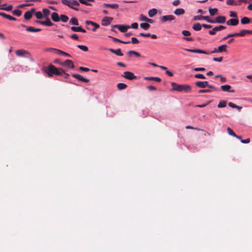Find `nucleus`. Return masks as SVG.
<instances>
[{
  "mask_svg": "<svg viewBox=\"0 0 252 252\" xmlns=\"http://www.w3.org/2000/svg\"><path fill=\"white\" fill-rule=\"evenodd\" d=\"M45 72L49 77H52L54 75H62L64 73V70L62 68H57L52 64L45 68Z\"/></svg>",
  "mask_w": 252,
  "mask_h": 252,
  "instance_id": "1",
  "label": "nucleus"
},
{
  "mask_svg": "<svg viewBox=\"0 0 252 252\" xmlns=\"http://www.w3.org/2000/svg\"><path fill=\"white\" fill-rule=\"evenodd\" d=\"M172 90L178 92L184 91L186 93L189 92L191 90V87L188 85H179L175 82H171Z\"/></svg>",
  "mask_w": 252,
  "mask_h": 252,
  "instance_id": "2",
  "label": "nucleus"
},
{
  "mask_svg": "<svg viewBox=\"0 0 252 252\" xmlns=\"http://www.w3.org/2000/svg\"><path fill=\"white\" fill-rule=\"evenodd\" d=\"M62 2L63 4L68 6L70 8H72L76 11L79 10V9L77 7L79 6L80 4L77 0H62Z\"/></svg>",
  "mask_w": 252,
  "mask_h": 252,
  "instance_id": "3",
  "label": "nucleus"
},
{
  "mask_svg": "<svg viewBox=\"0 0 252 252\" xmlns=\"http://www.w3.org/2000/svg\"><path fill=\"white\" fill-rule=\"evenodd\" d=\"M122 76L130 80L135 79L137 78V76H135L134 73L128 71H125Z\"/></svg>",
  "mask_w": 252,
  "mask_h": 252,
  "instance_id": "4",
  "label": "nucleus"
},
{
  "mask_svg": "<svg viewBox=\"0 0 252 252\" xmlns=\"http://www.w3.org/2000/svg\"><path fill=\"white\" fill-rule=\"evenodd\" d=\"M112 27L118 28L122 32H125L128 29L130 28V26L128 25H114Z\"/></svg>",
  "mask_w": 252,
  "mask_h": 252,
  "instance_id": "5",
  "label": "nucleus"
},
{
  "mask_svg": "<svg viewBox=\"0 0 252 252\" xmlns=\"http://www.w3.org/2000/svg\"><path fill=\"white\" fill-rule=\"evenodd\" d=\"M113 18L111 17H105L101 20V25L103 26H106L109 25L113 21Z\"/></svg>",
  "mask_w": 252,
  "mask_h": 252,
  "instance_id": "6",
  "label": "nucleus"
},
{
  "mask_svg": "<svg viewBox=\"0 0 252 252\" xmlns=\"http://www.w3.org/2000/svg\"><path fill=\"white\" fill-rule=\"evenodd\" d=\"M62 66L67 67L70 68H74V64L73 62L70 60H66L62 63Z\"/></svg>",
  "mask_w": 252,
  "mask_h": 252,
  "instance_id": "7",
  "label": "nucleus"
},
{
  "mask_svg": "<svg viewBox=\"0 0 252 252\" xmlns=\"http://www.w3.org/2000/svg\"><path fill=\"white\" fill-rule=\"evenodd\" d=\"M184 50L186 51L191 52V53H200V54H209V52H207L205 51L200 50V49H187L185 48Z\"/></svg>",
  "mask_w": 252,
  "mask_h": 252,
  "instance_id": "8",
  "label": "nucleus"
},
{
  "mask_svg": "<svg viewBox=\"0 0 252 252\" xmlns=\"http://www.w3.org/2000/svg\"><path fill=\"white\" fill-rule=\"evenodd\" d=\"M102 6L104 8H110L113 9H117L119 7V5L117 3H103Z\"/></svg>",
  "mask_w": 252,
  "mask_h": 252,
  "instance_id": "9",
  "label": "nucleus"
},
{
  "mask_svg": "<svg viewBox=\"0 0 252 252\" xmlns=\"http://www.w3.org/2000/svg\"><path fill=\"white\" fill-rule=\"evenodd\" d=\"M225 28V27L220 25L219 26L214 28L212 30L209 32V33L210 35H214L215 34L216 32L224 30Z\"/></svg>",
  "mask_w": 252,
  "mask_h": 252,
  "instance_id": "10",
  "label": "nucleus"
},
{
  "mask_svg": "<svg viewBox=\"0 0 252 252\" xmlns=\"http://www.w3.org/2000/svg\"><path fill=\"white\" fill-rule=\"evenodd\" d=\"M15 54L17 56L21 57L26 56L27 55H29V53L28 51L25 50L24 49H19L15 51Z\"/></svg>",
  "mask_w": 252,
  "mask_h": 252,
  "instance_id": "11",
  "label": "nucleus"
},
{
  "mask_svg": "<svg viewBox=\"0 0 252 252\" xmlns=\"http://www.w3.org/2000/svg\"><path fill=\"white\" fill-rule=\"evenodd\" d=\"M72 76L74 78L84 82L88 83L90 81L89 79L85 78L79 74H73Z\"/></svg>",
  "mask_w": 252,
  "mask_h": 252,
  "instance_id": "12",
  "label": "nucleus"
},
{
  "mask_svg": "<svg viewBox=\"0 0 252 252\" xmlns=\"http://www.w3.org/2000/svg\"><path fill=\"white\" fill-rule=\"evenodd\" d=\"M85 24L87 25H91L93 27H94V29H92L93 32H95L97 29L99 28V25L98 24L91 21H86Z\"/></svg>",
  "mask_w": 252,
  "mask_h": 252,
  "instance_id": "13",
  "label": "nucleus"
},
{
  "mask_svg": "<svg viewBox=\"0 0 252 252\" xmlns=\"http://www.w3.org/2000/svg\"><path fill=\"white\" fill-rule=\"evenodd\" d=\"M239 23V20L238 18L231 19L226 22L227 25L236 26Z\"/></svg>",
  "mask_w": 252,
  "mask_h": 252,
  "instance_id": "14",
  "label": "nucleus"
},
{
  "mask_svg": "<svg viewBox=\"0 0 252 252\" xmlns=\"http://www.w3.org/2000/svg\"><path fill=\"white\" fill-rule=\"evenodd\" d=\"M195 85L201 88H205L208 86L207 81H197L195 82Z\"/></svg>",
  "mask_w": 252,
  "mask_h": 252,
  "instance_id": "15",
  "label": "nucleus"
},
{
  "mask_svg": "<svg viewBox=\"0 0 252 252\" xmlns=\"http://www.w3.org/2000/svg\"><path fill=\"white\" fill-rule=\"evenodd\" d=\"M175 19V17L174 16L172 15H169L162 16L161 18V20L162 22H165L168 21L174 20Z\"/></svg>",
  "mask_w": 252,
  "mask_h": 252,
  "instance_id": "16",
  "label": "nucleus"
},
{
  "mask_svg": "<svg viewBox=\"0 0 252 252\" xmlns=\"http://www.w3.org/2000/svg\"><path fill=\"white\" fill-rule=\"evenodd\" d=\"M0 16H1L3 17H4L6 19H7L9 20H11V21H16L17 20V19L16 18L12 17L10 15L6 14L3 12H0Z\"/></svg>",
  "mask_w": 252,
  "mask_h": 252,
  "instance_id": "17",
  "label": "nucleus"
},
{
  "mask_svg": "<svg viewBox=\"0 0 252 252\" xmlns=\"http://www.w3.org/2000/svg\"><path fill=\"white\" fill-rule=\"evenodd\" d=\"M226 21V18L223 16H219L216 18V22L217 23L222 24L224 23Z\"/></svg>",
  "mask_w": 252,
  "mask_h": 252,
  "instance_id": "18",
  "label": "nucleus"
},
{
  "mask_svg": "<svg viewBox=\"0 0 252 252\" xmlns=\"http://www.w3.org/2000/svg\"><path fill=\"white\" fill-rule=\"evenodd\" d=\"M51 19L53 21L55 22H58L60 21L59 16L58 14L56 12H53L52 13Z\"/></svg>",
  "mask_w": 252,
  "mask_h": 252,
  "instance_id": "19",
  "label": "nucleus"
},
{
  "mask_svg": "<svg viewBox=\"0 0 252 252\" xmlns=\"http://www.w3.org/2000/svg\"><path fill=\"white\" fill-rule=\"evenodd\" d=\"M221 89L223 92H234L233 90L230 91V89H231V87L229 85H225L221 86L220 87Z\"/></svg>",
  "mask_w": 252,
  "mask_h": 252,
  "instance_id": "20",
  "label": "nucleus"
},
{
  "mask_svg": "<svg viewBox=\"0 0 252 252\" xmlns=\"http://www.w3.org/2000/svg\"><path fill=\"white\" fill-rule=\"evenodd\" d=\"M209 18V16H201V15H198V16H194L193 18V20L195 21L205 20L208 22Z\"/></svg>",
  "mask_w": 252,
  "mask_h": 252,
  "instance_id": "21",
  "label": "nucleus"
},
{
  "mask_svg": "<svg viewBox=\"0 0 252 252\" xmlns=\"http://www.w3.org/2000/svg\"><path fill=\"white\" fill-rule=\"evenodd\" d=\"M26 31L29 32H39L41 31V29L39 28H34L33 27H26Z\"/></svg>",
  "mask_w": 252,
  "mask_h": 252,
  "instance_id": "22",
  "label": "nucleus"
},
{
  "mask_svg": "<svg viewBox=\"0 0 252 252\" xmlns=\"http://www.w3.org/2000/svg\"><path fill=\"white\" fill-rule=\"evenodd\" d=\"M144 79L150 81H155L158 82H160L161 81V79L158 77H144Z\"/></svg>",
  "mask_w": 252,
  "mask_h": 252,
  "instance_id": "23",
  "label": "nucleus"
},
{
  "mask_svg": "<svg viewBox=\"0 0 252 252\" xmlns=\"http://www.w3.org/2000/svg\"><path fill=\"white\" fill-rule=\"evenodd\" d=\"M185 12V11L184 9L177 8L174 11V13L176 15H181L184 14Z\"/></svg>",
  "mask_w": 252,
  "mask_h": 252,
  "instance_id": "24",
  "label": "nucleus"
},
{
  "mask_svg": "<svg viewBox=\"0 0 252 252\" xmlns=\"http://www.w3.org/2000/svg\"><path fill=\"white\" fill-rule=\"evenodd\" d=\"M240 36H244L246 34H252V31L243 30H241L239 32Z\"/></svg>",
  "mask_w": 252,
  "mask_h": 252,
  "instance_id": "25",
  "label": "nucleus"
},
{
  "mask_svg": "<svg viewBox=\"0 0 252 252\" xmlns=\"http://www.w3.org/2000/svg\"><path fill=\"white\" fill-rule=\"evenodd\" d=\"M79 2L87 6H92V4L88 2H94V0H79Z\"/></svg>",
  "mask_w": 252,
  "mask_h": 252,
  "instance_id": "26",
  "label": "nucleus"
},
{
  "mask_svg": "<svg viewBox=\"0 0 252 252\" xmlns=\"http://www.w3.org/2000/svg\"><path fill=\"white\" fill-rule=\"evenodd\" d=\"M157 13V10L156 8H153L149 10L148 15L150 17H153Z\"/></svg>",
  "mask_w": 252,
  "mask_h": 252,
  "instance_id": "27",
  "label": "nucleus"
},
{
  "mask_svg": "<svg viewBox=\"0 0 252 252\" xmlns=\"http://www.w3.org/2000/svg\"><path fill=\"white\" fill-rule=\"evenodd\" d=\"M109 37L113 39V40L114 41H115V42H118L122 43H123V44H129V43H130V41H124L120 40L118 38H117L114 37H112L111 36H109Z\"/></svg>",
  "mask_w": 252,
  "mask_h": 252,
  "instance_id": "28",
  "label": "nucleus"
},
{
  "mask_svg": "<svg viewBox=\"0 0 252 252\" xmlns=\"http://www.w3.org/2000/svg\"><path fill=\"white\" fill-rule=\"evenodd\" d=\"M132 55H134L137 57H141V55L136 51L131 50L128 52L127 55L129 57H131Z\"/></svg>",
  "mask_w": 252,
  "mask_h": 252,
  "instance_id": "29",
  "label": "nucleus"
},
{
  "mask_svg": "<svg viewBox=\"0 0 252 252\" xmlns=\"http://www.w3.org/2000/svg\"><path fill=\"white\" fill-rule=\"evenodd\" d=\"M202 26L200 25L199 23H195L193 24L192 26V29L196 31H199L201 29Z\"/></svg>",
  "mask_w": 252,
  "mask_h": 252,
  "instance_id": "30",
  "label": "nucleus"
},
{
  "mask_svg": "<svg viewBox=\"0 0 252 252\" xmlns=\"http://www.w3.org/2000/svg\"><path fill=\"white\" fill-rule=\"evenodd\" d=\"M117 87L119 90H122L126 88L127 86L126 84L119 83L117 85Z\"/></svg>",
  "mask_w": 252,
  "mask_h": 252,
  "instance_id": "31",
  "label": "nucleus"
},
{
  "mask_svg": "<svg viewBox=\"0 0 252 252\" xmlns=\"http://www.w3.org/2000/svg\"><path fill=\"white\" fill-rule=\"evenodd\" d=\"M5 5H6V4H2L1 6V7H0V10H6V11H11L13 8V6L11 5H10L8 6H7V8H4V6Z\"/></svg>",
  "mask_w": 252,
  "mask_h": 252,
  "instance_id": "32",
  "label": "nucleus"
},
{
  "mask_svg": "<svg viewBox=\"0 0 252 252\" xmlns=\"http://www.w3.org/2000/svg\"><path fill=\"white\" fill-rule=\"evenodd\" d=\"M234 36H240L239 33H229L227 34L226 36H225L223 40H226L228 38L234 37Z\"/></svg>",
  "mask_w": 252,
  "mask_h": 252,
  "instance_id": "33",
  "label": "nucleus"
},
{
  "mask_svg": "<svg viewBox=\"0 0 252 252\" xmlns=\"http://www.w3.org/2000/svg\"><path fill=\"white\" fill-rule=\"evenodd\" d=\"M140 26L141 28L147 30L150 27V25L147 23H142L140 24Z\"/></svg>",
  "mask_w": 252,
  "mask_h": 252,
  "instance_id": "34",
  "label": "nucleus"
},
{
  "mask_svg": "<svg viewBox=\"0 0 252 252\" xmlns=\"http://www.w3.org/2000/svg\"><path fill=\"white\" fill-rule=\"evenodd\" d=\"M227 45L225 44H223L220 46L218 47V52H225L226 50Z\"/></svg>",
  "mask_w": 252,
  "mask_h": 252,
  "instance_id": "35",
  "label": "nucleus"
},
{
  "mask_svg": "<svg viewBox=\"0 0 252 252\" xmlns=\"http://www.w3.org/2000/svg\"><path fill=\"white\" fill-rule=\"evenodd\" d=\"M69 23L71 25L76 26H77L79 24L78 19L76 18H72L70 19Z\"/></svg>",
  "mask_w": 252,
  "mask_h": 252,
  "instance_id": "36",
  "label": "nucleus"
},
{
  "mask_svg": "<svg viewBox=\"0 0 252 252\" xmlns=\"http://www.w3.org/2000/svg\"><path fill=\"white\" fill-rule=\"evenodd\" d=\"M250 22V19L247 17H244L241 20V24L244 25L249 24Z\"/></svg>",
  "mask_w": 252,
  "mask_h": 252,
  "instance_id": "37",
  "label": "nucleus"
},
{
  "mask_svg": "<svg viewBox=\"0 0 252 252\" xmlns=\"http://www.w3.org/2000/svg\"><path fill=\"white\" fill-rule=\"evenodd\" d=\"M69 18L65 15H61L60 17V20H61L63 22L65 23L67 22Z\"/></svg>",
  "mask_w": 252,
  "mask_h": 252,
  "instance_id": "38",
  "label": "nucleus"
},
{
  "mask_svg": "<svg viewBox=\"0 0 252 252\" xmlns=\"http://www.w3.org/2000/svg\"><path fill=\"white\" fill-rule=\"evenodd\" d=\"M32 17L31 12L27 11L24 14V18L26 20H30Z\"/></svg>",
  "mask_w": 252,
  "mask_h": 252,
  "instance_id": "39",
  "label": "nucleus"
},
{
  "mask_svg": "<svg viewBox=\"0 0 252 252\" xmlns=\"http://www.w3.org/2000/svg\"><path fill=\"white\" fill-rule=\"evenodd\" d=\"M43 25H45L47 26H52L53 25V24L51 22L49 18H47L44 22H42Z\"/></svg>",
  "mask_w": 252,
  "mask_h": 252,
  "instance_id": "40",
  "label": "nucleus"
},
{
  "mask_svg": "<svg viewBox=\"0 0 252 252\" xmlns=\"http://www.w3.org/2000/svg\"><path fill=\"white\" fill-rule=\"evenodd\" d=\"M218 10L216 8H210L209 9V13L212 16H214L218 12Z\"/></svg>",
  "mask_w": 252,
  "mask_h": 252,
  "instance_id": "41",
  "label": "nucleus"
},
{
  "mask_svg": "<svg viewBox=\"0 0 252 252\" xmlns=\"http://www.w3.org/2000/svg\"><path fill=\"white\" fill-rule=\"evenodd\" d=\"M227 131L230 135L232 136L233 137L236 136V134L233 132V131L230 127H228L227 128Z\"/></svg>",
  "mask_w": 252,
  "mask_h": 252,
  "instance_id": "42",
  "label": "nucleus"
},
{
  "mask_svg": "<svg viewBox=\"0 0 252 252\" xmlns=\"http://www.w3.org/2000/svg\"><path fill=\"white\" fill-rule=\"evenodd\" d=\"M77 47L85 52H87L88 51V47L85 45H77Z\"/></svg>",
  "mask_w": 252,
  "mask_h": 252,
  "instance_id": "43",
  "label": "nucleus"
},
{
  "mask_svg": "<svg viewBox=\"0 0 252 252\" xmlns=\"http://www.w3.org/2000/svg\"><path fill=\"white\" fill-rule=\"evenodd\" d=\"M12 13L17 16H20L22 14V11L19 9H15Z\"/></svg>",
  "mask_w": 252,
  "mask_h": 252,
  "instance_id": "44",
  "label": "nucleus"
},
{
  "mask_svg": "<svg viewBox=\"0 0 252 252\" xmlns=\"http://www.w3.org/2000/svg\"><path fill=\"white\" fill-rule=\"evenodd\" d=\"M226 102L225 101H221L219 103L218 107L219 108H223L226 106Z\"/></svg>",
  "mask_w": 252,
  "mask_h": 252,
  "instance_id": "45",
  "label": "nucleus"
},
{
  "mask_svg": "<svg viewBox=\"0 0 252 252\" xmlns=\"http://www.w3.org/2000/svg\"><path fill=\"white\" fill-rule=\"evenodd\" d=\"M226 2L229 5H237V3L234 2V0H227Z\"/></svg>",
  "mask_w": 252,
  "mask_h": 252,
  "instance_id": "46",
  "label": "nucleus"
},
{
  "mask_svg": "<svg viewBox=\"0 0 252 252\" xmlns=\"http://www.w3.org/2000/svg\"><path fill=\"white\" fill-rule=\"evenodd\" d=\"M35 15L37 19H40L42 18L43 15L40 11H38L35 13Z\"/></svg>",
  "mask_w": 252,
  "mask_h": 252,
  "instance_id": "47",
  "label": "nucleus"
},
{
  "mask_svg": "<svg viewBox=\"0 0 252 252\" xmlns=\"http://www.w3.org/2000/svg\"><path fill=\"white\" fill-rule=\"evenodd\" d=\"M56 48H48L44 50V52H51L55 53Z\"/></svg>",
  "mask_w": 252,
  "mask_h": 252,
  "instance_id": "48",
  "label": "nucleus"
},
{
  "mask_svg": "<svg viewBox=\"0 0 252 252\" xmlns=\"http://www.w3.org/2000/svg\"><path fill=\"white\" fill-rule=\"evenodd\" d=\"M42 12H43L44 15H45V16H48L50 13V10L47 8L43 9Z\"/></svg>",
  "mask_w": 252,
  "mask_h": 252,
  "instance_id": "49",
  "label": "nucleus"
},
{
  "mask_svg": "<svg viewBox=\"0 0 252 252\" xmlns=\"http://www.w3.org/2000/svg\"><path fill=\"white\" fill-rule=\"evenodd\" d=\"M215 78H220V81L222 82H225L226 79L225 77H223L221 75H217L215 76Z\"/></svg>",
  "mask_w": 252,
  "mask_h": 252,
  "instance_id": "50",
  "label": "nucleus"
},
{
  "mask_svg": "<svg viewBox=\"0 0 252 252\" xmlns=\"http://www.w3.org/2000/svg\"><path fill=\"white\" fill-rule=\"evenodd\" d=\"M115 54H116L117 56H123V54L122 53L121 49H118L117 50H116Z\"/></svg>",
  "mask_w": 252,
  "mask_h": 252,
  "instance_id": "51",
  "label": "nucleus"
},
{
  "mask_svg": "<svg viewBox=\"0 0 252 252\" xmlns=\"http://www.w3.org/2000/svg\"><path fill=\"white\" fill-rule=\"evenodd\" d=\"M80 28H81V27H71V30L73 32H80Z\"/></svg>",
  "mask_w": 252,
  "mask_h": 252,
  "instance_id": "52",
  "label": "nucleus"
},
{
  "mask_svg": "<svg viewBox=\"0 0 252 252\" xmlns=\"http://www.w3.org/2000/svg\"><path fill=\"white\" fill-rule=\"evenodd\" d=\"M195 78H200V79H205V76L202 74H196L194 75Z\"/></svg>",
  "mask_w": 252,
  "mask_h": 252,
  "instance_id": "53",
  "label": "nucleus"
},
{
  "mask_svg": "<svg viewBox=\"0 0 252 252\" xmlns=\"http://www.w3.org/2000/svg\"><path fill=\"white\" fill-rule=\"evenodd\" d=\"M147 19L148 18L143 14H141L139 16V20L140 21L146 22V20H147Z\"/></svg>",
  "mask_w": 252,
  "mask_h": 252,
  "instance_id": "54",
  "label": "nucleus"
},
{
  "mask_svg": "<svg viewBox=\"0 0 252 252\" xmlns=\"http://www.w3.org/2000/svg\"><path fill=\"white\" fill-rule=\"evenodd\" d=\"M182 33L184 35V36H189L190 35V32L188 31H187V30H184L182 32Z\"/></svg>",
  "mask_w": 252,
  "mask_h": 252,
  "instance_id": "55",
  "label": "nucleus"
},
{
  "mask_svg": "<svg viewBox=\"0 0 252 252\" xmlns=\"http://www.w3.org/2000/svg\"><path fill=\"white\" fill-rule=\"evenodd\" d=\"M229 13H230L229 16L230 17H234L235 18H237V14L235 12L231 11L229 12Z\"/></svg>",
  "mask_w": 252,
  "mask_h": 252,
  "instance_id": "56",
  "label": "nucleus"
},
{
  "mask_svg": "<svg viewBox=\"0 0 252 252\" xmlns=\"http://www.w3.org/2000/svg\"><path fill=\"white\" fill-rule=\"evenodd\" d=\"M131 42L133 44H138L139 43V41L136 37H133L131 38V41L130 43Z\"/></svg>",
  "mask_w": 252,
  "mask_h": 252,
  "instance_id": "57",
  "label": "nucleus"
},
{
  "mask_svg": "<svg viewBox=\"0 0 252 252\" xmlns=\"http://www.w3.org/2000/svg\"><path fill=\"white\" fill-rule=\"evenodd\" d=\"M63 51L62 50L56 49V51H55V54H56L57 55H62H62L63 54Z\"/></svg>",
  "mask_w": 252,
  "mask_h": 252,
  "instance_id": "58",
  "label": "nucleus"
},
{
  "mask_svg": "<svg viewBox=\"0 0 252 252\" xmlns=\"http://www.w3.org/2000/svg\"><path fill=\"white\" fill-rule=\"evenodd\" d=\"M132 28L133 29H137L138 27V23H132L130 28Z\"/></svg>",
  "mask_w": 252,
  "mask_h": 252,
  "instance_id": "59",
  "label": "nucleus"
},
{
  "mask_svg": "<svg viewBox=\"0 0 252 252\" xmlns=\"http://www.w3.org/2000/svg\"><path fill=\"white\" fill-rule=\"evenodd\" d=\"M79 70L83 71H89L90 70V69L87 67H85L83 66H80L79 68Z\"/></svg>",
  "mask_w": 252,
  "mask_h": 252,
  "instance_id": "60",
  "label": "nucleus"
},
{
  "mask_svg": "<svg viewBox=\"0 0 252 252\" xmlns=\"http://www.w3.org/2000/svg\"><path fill=\"white\" fill-rule=\"evenodd\" d=\"M139 35H140L141 36L147 37H151V34L149 33H144L141 32V33H139Z\"/></svg>",
  "mask_w": 252,
  "mask_h": 252,
  "instance_id": "61",
  "label": "nucleus"
},
{
  "mask_svg": "<svg viewBox=\"0 0 252 252\" xmlns=\"http://www.w3.org/2000/svg\"><path fill=\"white\" fill-rule=\"evenodd\" d=\"M211 92L210 90H200L199 91V93H209Z\"/></svg>",
  "mask_w": 252,
  "mask_h": 252,
  "instance_id": "62",
  "label": "nucleus"
},
{
  "mask_svg": "<svg viewBox=\"0 0 252 252\" xmlns=\"http://www.w3.org/2000/svg\"><path fill=\"white\" fill-rule=\"evenodd\" d=\"M223 58L222 57L220 58H214L213 60L215 62H221L222 61Z\"/></svg>",
  "mask_w": 252,
  "mask_h": 252,
  "instance_id": "63",
  "label": "nucleus"
},
{
  "mask_svg": "<svg viewBox=\"0 0 252 252\" xmlns=\"http://www.w3.org/2000/svg\"><path fill=\"white\" fill-rule=\"evenodd\" d=\"M180 3V1L179 0H176L172 2V4L174 6H178Z\"/></svg>",
  "mask_w": 252,
  "mask_h": 252,
  "instance_id": "64",
  "label": "nucleus"
}]
</instances>
